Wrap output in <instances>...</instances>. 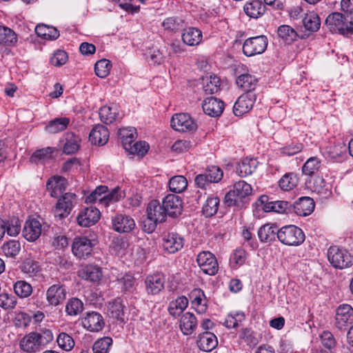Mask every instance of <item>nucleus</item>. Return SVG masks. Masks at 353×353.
<instances>
[{
  "mask_svg": "<svg viewBox=\"0 0 353 353\" xmlns=\"http://www.w3.org/2000/svg\"><path fill=\"white\" fill-rule=\"evenodd\" d=\"M239 338L243 339L250 347H255L259 342L256 334L248 328L242 330Z\"/></svg>",
  "mask_w": 353,
  "mask_h": 353,
  "instance_id": "obj_57",
  "label": "nucleus"
},
{
  "mask_svg": "<svg viewBox=\"0 0 353 353\" xmlns=\"http://www.w3.org/2000/svg\"><path fill=\"white\" fill-rule=\"evenodd\" d=\"M268 46V39L264 35L247 39L243 45V52L247 57L262 54Z\"/></svg>",
  "mask_w": 353,
  "mask_h": 353,
  "instance_id": "obj_6",
  "label": "nucleus"
},
{
  "mask_svg": "<svg viewBox=\"0 0 353 353\" xmlns=\"http://www.w3.org/2000/svg\"><path fill=\"white\" fill-rule=\"evenodd\" d=\"M321 167V161L317 157H310L303 164L302 167V172L304 174L312 176Z\"/></svg>",
  "mask_w": 353,
  "mask_h": 353,
  "instance_id": "obj_54",
  "label": "nucleus"
},
{
  "mask_svg": "<svg viewBox=\"0 0 353 353\" xmlns=\"http://www.w3.org/2000/svg\"><path fill=\"white\" fill-rule=\"evenodd\" d=\"M70 123L68 117L56 118L50 121L46 126V130L51 134L58 133L65 130Z\"/></svg>",
  "mask_w": 353,
  "mask_h": 353,
  "instance_id": "obj_38",
  "label": "nucleus"
},
{
  "mask_svg": "<svg viewBox=\"0 0 353 353\" xmlns=\"http://www.w3.org/2000/svg\"><path fill=\"white\" fill-rule=\"evenodd\" d=\"M327 256L332 266L336 269L343 270L353 265V256L345 249L336 245L330 246Z\"/></svg>",
  "mask_w": 353,
  "mask_h": 353,
  "instance_id": "obj_3",
  "label": "nucleus"
},
{
  "mask_svg": "<svg viewBox=\"0 0 353 353\" xmlns=\"http://www.w3.org/2000/svg\"><path fill=\"white\" fill-rule=\"evenodd\" d=\"M305 238L301 229L294 225L283 226L278 231V240L285 245H300L304 242Z\"/></svg>",
  "mask_w": 353,
  "mask_h": 353,
  "instance_id": "obj_5",
  "label": "nucleus"
},
{
  "mask_svg": "<svg viewBox=\"0 0 353 353\" xmlns=\"http://www.w3.org/2000/svg\"><path fill=\"white\" fill-rule=\"evenodd\" d=\"M95 244L94 240L89 239L86 236H78L74 239L72 251L76 256L85 258L91 254Z\"/></svg>",
  "mask_w": 353,
  "mask_h": 353,
  "instance_id": "obj_10",
  "label": "nucleus"
},
{
  "mask_svg": "<svg viewBox=\"0 0 353 353\" xmlns=\"http://www.w3.org/2000/svg\"><path fill=\"white\" fill-rule=\"evenodd\" d=\"M76 202V195L74 193L68 192L60 198L54 210V215L56 219L61 220L68 216L70 213L74 203Z\"/></svg>",
  "mask_w": 353,
  "mask_h": 353,
  "instance_id": "obj_8",
  "label": "nucleus"
},
{
  "mask_svg": "<svg viewBox=\"0 0 353 353\" xmlns=\"http://www.w3.org/2000/svg\"><path fill=\"white\" fill-rule=\"evenodd\" d=\"M53 340V334L48 329L31 332L19 341L20 349L26 353H37L42 350Z\"/></svg>",
  "mask_w": 353,
  "mask_h": 353,
  "instance_id": "obj_1",
  "label": "nucleus"
},
{
  "mask_svg": "<svg viewBox=\"0 0 353 353\" xmlns=\"http://www.w3.org/2000/svg\"><path fill=\"white\" fill-rule=\"evenodd\" d=\"M252 193L251 185L244 181H239L233 185V190L228 192L225 196V203L229 207H241L243 199Z\"/></svg>",
  "mask_w": 353,
  "mask_h": 353,
  "instance_id": "obj_4",
  "label": "nucleus"
},
{
  "mask_svg": "<svg viewBox=\"0 0 353 353\" xmlns=\"http://www.w3.org/2000/svg\"><path fill=\"white\" fill-rule=\"evenodd\" d=\"M17 303V298L6 291L0 292V307L6 310H13Z\"/></svg>",
  "mask_w": 353,
  "mask_h": 353,
  "instance_id": "obj_52",
  "label": "nucleus"
},
{
  "mask_svg": "<svg viewBox=\"0 0 353 353\" xmlns=\"http://www.w3.org/2000/svg\"><path fill=\"white\" fill-rule=\"evenodd\" d=\"M17 41V35L13 30L5 26H0V44L12 46Z\"/></svg>",
  "mask_w": 353,
  "mask_h": 353,
  "instance_id": "obj_47",
  "label": "nucleus"
},
{
  "mask_svg": "<svg viewBox=\"0 0 353 353\" xmlns=\"http://www.w3.org/2000/svg\"><path fill=\"white\" fill-rule=\"evenodd\" d=\"M35 32L39 37L46 39L54 40L59 37V32L57 29L45 25L37 26Z\"/></svg>",
  "mask_w": 353,
  "mask_h": 353,
  "instance_id": "obj_46",
  "label": "nucleus"
},
{
  "mask_svg": "<svg viewBox=\"0 0 353 353\" xmlns=\"http://www.w3.org/2000/svg\"><path fill=\"white\" fill-rule=\"evenodd\" d=\"M302 22L304 28L307 31L314 32L320 28V18L319 15L314 12L305 14L302 19Z\"/></svg>",
  "mask_w": 353,
  "mask_h": 353,
  "instance_id": "obj_37",
  "label": "nucleus"
},
{
  "mask_svg": "<svg viewBox=\"0 0 353 353\" xmlns=\"http://www.w3.org/2000/svg\"><path fill=\"white\" fill-rule=\"evenodd\" d=\"M44 230L45 227L42 228V225L39 220L32 219L26 221L22 234L26 240L33 242L39 239Z\"/></svg>",
  "mask_w": 353,
  "mask_h": 353,
  "instance_id": "obj_16",
  "label": "nucleus"
},
{
  "mask_svg": "<svg viewBox=\"0 0 353 353\" xmlns=\"http://www.w3.org/2000/svg\"><path fill=\"white\" fill-rule=\"evenodd\" d=\"M147 216L161 223L165 221L166 214L162 203L157 200L151 201L146 209Z\"/></svg>",
  "mask_w": 353,
  "mask_h": 353,
  "instance_id": "obj_31",
  "label": "nucleus"
},
{
  "mask_svg": "<svg viewBox=\"0 0 353 353\" xmlns=\"http://www.w3.org/2000/svg\"><path fill=\"white\" fill-rule=\"evenodd\" d=\"M257 83V79L250 74H243L236 79V84L241 87L245 93L252 92L254 90Z\"/></svg>",
  "mask_w": 353,
  "mask_h": 353,
  "instance_id": "obj_40",
  "label": "nucleus"
},
{
  "mask_svg": "<svg viewBox=\"0 0 353 353\" xmlns=\"http://www.w3.org/2000/svg\"><path fill=\"white\" fill-rule=\"evenodd\" d=\"M111 66V63L109 60L105 59H101L95 63V73L99 77L105 78L110 73Z\"/></svg>",
  "mask_w": 353,
  "mask_h": 353,
  "instance_id": "obj_55",
  "label": "nucleus"
},
{
  "mask_svg": "<svg viewBox=\"0 0 353 353\" xmlns=\"http://www.w3.org/2000/svg\"><path fill=\"white\" fill-rule=\"evenodd\" d=\"M325 26L332 33L342 35L353 34V25L350 24V18L341 12L330 14L325 19Z\"/></svg>",
  "mask_w": 353,
  "mask_h": 353,
  "instance_id": "obj_2",
  "label": "nucleus"
},
{
  "mask_svg": "<svg viewBox=\"0 0 353 353\" xmlns=\"http://www.w3.org/2000/svg\"><path fill=\"white\" fill-rule=\"evenodd\" d=\"M313 199L308 196H303L294 203V212L299 216H305L310 214L314 209Z\"/></svg>",
  "mask_w": 353,
  "mask_h": 353,
  "instance_id": "obj_25",
  "label": "nucleus"
},
{
  "mask_svg": "<svg viewBox=\"0 0 353 353\" xmlns=\"http://www.w3.org/2000/svg\"><path fill=\"white\" fill-rule=\"evenodd\" d=\"M265 6L260 0H251L245 3L243 10L251 18L258 19L265 12Z\"/></svg>",
  "mask_w": 353,
  "mask_h": 353,
  "instance_id": "obj_27",
  "label": "nucleus"
},
{
  "mask_svg": "<svg viewBox=\"0 0 353 353\" xmlns=\"http://www.w3.org/2000/svg\"><path fill=\"white\" fill-rule=\"evenodd\" d=\"M183 239L177 233H168L163 238V247L169 254H174L183 246Z\"/></svg>",
  "mask_w": 353,
  "mask_h": 353,
  "instance_id": "obj_20",
  "label": "nucleus"
},
{
  "mask_svg": "<svg viewBox=\"0 0 353 353\" xmlns=\"http://www.w3.org/2000/svg\"><path fill=\"white\" fill-rule=\"evenodd\" d=\"M81 324L88 331L94 332L103 328L105 321L101 314L92 311L87 312L81 319Z\"/></svg>",
  "mask_w": 353,
  "mask_h": 353,
  "instance_id": "obj_14",
  "label": "nucleus"
},
{
  "mask_svg": "<svg viewBox=\"0 0 353 353\" xmlns=\"http://www.w3.org/2000/svg\"><path fill=\"white\" fill-rule=\"evenodd\" d=\"M258 165V161L255 159L245 158L238 163L236 172L241 177H245L252 174Z\"/></svg>",
  "mask_w": 353,
  "mask_h": 353,
  "instance_id": "obj_32",
  "label": "nucleus"
},
{
  "mask_svg": "<svg viewBox=\"0 0 353 353\" xmlns=\"http://www.w3.org/2000/svg\"><path fill=\"white\" fill-rule=\"evenodd\" d=\"M353 323V308L349 304L340 305L336 310L334 325L339 330H345Z\"/></svg>",
  "mask_w": 353,
  "mask_h": 353,
  "instance_id": "obj_7",
  "label": "nucleus"
},
{
  "mask_svg": "<svg viewBox=\"0 0 353 353\" xmlns=\"http://www.w3.org/2000/svg\"><path fill=\"white\" fill-rule=\"evenodd\" d=\"M21 271L30 277L39 276L41 275V268L38 261L31 259H24L19 265Z\"/></svg>",
  "mask_w": 353,
  "mask_h": 353,
  "instance_id": "obj_35",
  "label": "nucleus"
},
{
  "mask_svg": "<svg viewBox=\"0 0 353 353\" xmlns=\"http://www.w3.org/2000/svg\"><path fill=\"white\" fill-rule=\"evenodd\" d=\"M277 32L279 37L289 44L294 41L299 36L297 32L288 25L279 26Z\"/></svg>",
  "mask_w": 353,
  "mask_h": 353,
  "instance_id": "obj_49",
  "label": "nucleus"
},
{
  "mask_svg": "<svg viewBox=\"0 0 353 353\" xmlns=\"http://www.w3.org/2000/svg\"><path fill=\"white\" fill-rule=\"evenodd\" d=\"M109 138L108 128L101 124L95 125L89 134L90 141L94 145H103Z\"/></svg>",
  "mask_w": 353,
  "mask_h": 353,
  "instance_id": "obj_24",
  "label": "nucleus"
},
{
  "mask_svg": "<svg viewBox=\"0 0 353 353\" xmlns=\"http://www.w3.org/2000/svg\"><path fill=\"white\" fill-rule=\"evenodd\" d=\"M100 212L92 206L85 208L78 215V224L82 227H90L95 224L99 219Z\"/></svg>",
  "mask_w": 353,
  "mask_h": 353,
  "instance_id": "obj_17",
  "label": "nucleus"
},
{
  "mask_svg": "<svg viewBox=\"0 0 353 353\" xmlns=\"http://www.w3.org/2000/svg\"><path fill=\"white\" fill-rule=\"evenodd\" d=\"M123 196L119 187H116L109 193H105L101 198H99V204L105 207L110 203H115Z\"/></svg>",
  "mask_w": 353,
  "mask_h": 353,
  "instance_id": "obj_43",
  "label": "nucleus"
},
{
  "mask_svg": "<svg viewBox=\"0 0 353 353\" xmlns=\"http://www.w3.org/2000/svg\"><path fill=\"white\" fill-rule=\"evenodd\" d=\"M183 21L178 17H168L165 19L162 26L165 29L175 31L183 28Z\"/></svg>",
  "mask_w": 353,
  "mask_h": 353,
  "instance_id": "obj_63",
  "label": "nucleus"
},
{
  "mask_svg": "<svg viewBox=\"0 0 353 353\" xmlns=\"http://www.w3.org/2000/svg\"><path fill=\"white\" fill-rule=\"evenodd\" d=\"M256 95L252 92L241 94L233 107V112L236 116L241 117L248 112L253 107Z\"/></svg>",
  "mask_w": 353,
  "mask_h": 353,
  "instance_id": "obj_12",
  "label": "nucleus"
},
{
  "mask_svg": "<svg viewBox=\"0 0 353 353\" xmlns=\"http://www.w3.org/2000/svg\"><path fill=\"white\" fill-rule=\"evenodd\" d=\"M2 250L7 256L14 257L20 251V243L14 240L3 244Z\"/></svg>",
  "mask_w": 353,
  "mask_h": 353,
  "instance_id": "obj_60",
  "label": "nucleus"
},
{
  "mask_svg": "<svg viewBox=\"0 0 353 353\" xmlns=\"http://www.w3.org/2000/svg\"><path fill=\"white\" fill-rule=\"evenodd\" d=\"M125 305L120 298H117L110 302L108 306V314L110 318L116 319L121 323L125 322Z\"/></svg>",
  "mask_w": 353,
  "mask_h": 353,
  "instance_id": "obj_26",
  "label": "nucleus"
},
{
  "mask_svg": "<svg viewBox=\"0 0 353 353\" xmlns=\"http://www.w3.org/2000/svg\"><path fill=\"white\" fill-rule=\"evenodd\" d=\"M112 343L110 337H103L94 342L92 346L93 353H108Z\"/></svg>",
  "mask_w": 353,
  "mask_h": 353,
  "instance_id": "obj_56",
  "label": "nucleus"
},
{
  "mask_svg": "<svg viewBox=\"0 0 353 353\" xmlns=\"http://www.w3.org/2000/svg\"><path fill=\"white\" fill-rule=\"evenodd\" d=\"M57 150L55 148L47 147L36 150L30 157V161L32 163L44 164L46 162L54 159V153Z\"/></svg>",
  "mask_w": 353,
  "mask_h": 353,
  "instance_id": "obj_29",
  "label": "nucleus"
},
{
  "mask_svg": "<svg viewBox=\"0 0 353 353\" xmlns=\"http://www.w3.org/2000/svg\"><path fill=\"white\" fill-rule=\"evenodd\" d=\"M197 346L204 352H211L218 345L216 335L210 332H205L199 335Z\"/></svg>",
  "mask_w": 353,
  "mask_h": 353,
  "instance_id": "obj_23",
  "label": "nucleus"
},
{
  "mask_svg": "<svg viewBox=\"0 0 353 353\" xmlns=\"http://www.w3.org/2000/svg\"><path fill=\"white\" fill-rule=\"evenodd\" d=\"M165 276L160 273L148 275L145 280V289L148 294L156 295L164 289Z\"/></svg>",
  "mask_w": 353,
  "mask_h": 353,
  "instance_id": "obj_18",
  "label": "nucleus"
},
{
  "mask_svg": "<svg viewBox=\"0 0 353 353\" xmlns=\"http://www.w3.org/2000/svg\"><path fill=\"white\" fill-rule=\"evenodd\" d=\"M245 319V314L243 312H236L234 314H230L228 315L225 321V325L228 328L236 327L239 323Z\"/></svg>",
  "mask_w": 353,
  "mask_h": 353,
  "instance_id": "obj_59",
  "label": "nucleus"
},
{
  "mask_svg": "<svg viewBox=\"0 0 353 353\" xmlns=\"http://www.w3.org/2000/svg\"><path fill=\"white\" fill-rule=\"evenodd\" d=\"M6 232L10 236H16L21 231V222L18 218H14L9 221H6Z\"/></svg>",
  "mask_w": 353,
  "mask_h": 353,
  "instance_id": "obj_64",
  "label": "nucleus"
},
{
  "mask_svg": "<svg viewBox=\"0 0 353 353\" xmlns=\"http://www.w3.org/2000/svg\"><path fill=\"white\" fill-rule=\"evenodd\" d=\"M188 186L186 178L182 175L172 176L169 181V188L171 192L181 193L183 192Z\"/></svg>",
  "mask_w": 353,
  "mask_h": 353,
  "instance_id": "obj_44",
  "label": "nucleus"
},
{
  "mask_svg": "<svg viewBox=\"0 0 353 353\" xmlns=\"http://www.w3.org/2000/svg\"><path fill=\"white\" fill-rule=\"evenodd\" d=\"M219 199L217 196L209 197L202 208L203 214L206 217L214 216L218 211Z\"/></svg>",
  "mask_w": 353,
  "mask_h": 353,
  "instance_id": "obj_50",
  "label": "nucleus"
},
{
  "mask_svg": "<svg viewBox=\"0 0 353 353\" xmlns=\"http://www.w3.org/2000/svg\"><path fill=\"white\" fill-rule=\"evenodd\" d=\"M67 185V180L64 177L53 176L48 180L46 187L47 189L53 188L58 190L59 193H62L65 190Z\"/></svg>",
  "mask_w": 353,
  "mask_h": 353,
  "instance_id": "obj_53",
  "label": "nucleus"
},
{
  "mask_svg": "<svg viewBox=\"0 0 353 353\" xmlns=\"http://www.w3.org/2000/svg\"><path fill=\"white\" fill-rule=\"evenodd\" d=\"M259 202L263 206L265 212H276L279 213L286 212L292 207V204L284 201H270L267 195H262L259 199Z\"/></svg>",
  "mask_w": 353,
  "mask_h": 353,
  "instance_id": "obj_15",
  "label": "nucleus"
},
{
  "mask_svg": "<svg viewBox=\"0 0 353 353\" xmlns=\"http://www.w3.org/2000/svg\"><path fill=\"white\" fill-rule=\"evenodd\" d=\"M196 262L205 274L213 276L218 272L219 265L216 259L212 253L208 251L200 252L197 256Z\"/></svg>",
  "mask_w": 353,
  "mask_h": 353,
  "instance_id": "obj_9",
  "label": "nucleus"
},
{
  "mask_svg": "<svg viewBox=\"0 0 353 353\" xmlns=\"http://www.w3.org/2000/svg\"><path fill=\"white\" fill-rule=\"evenodd\" d=\"M170 123L172 128L176 131L192 132L197 129V124L186 113L176 114L172 117Z\"/></svg>",
  "mask_w": 353,
  "mask_h": 353,
  "instance_id": "obj_11",
  "label": "nucleus"
},
{
  "mask_svg": "<svg viewBox=\"0 0 353 353\" xmlns=\"http://www.w3.org/2000/svg\"><path fill=\"white\" fill-rule=\"evenodd\" d=\"M299 181V178L296 174L292 172L285 174L279 180V185L281 190L284 191H289L294 188Z\"/></svg>",
  "mask_w": 353,
  "mask_h": 353,
  "instance_id": "obj_48",
  "label": "nucleus"
},
{
  "mask_svg": "<svg viewBox=\"0 0 353 353\" xmlns=\"http://www.w3.org/2000/svg\"><path fill=\"white\" fill-rule=\"evenodd\" d=\"M80 276L85 280L97 282L100 280L102 273L100 268L94 265H88L80 272Z\"/></svg>",
  "mask_w": 353,
  "mask_h": 353,
  "instance_id": "obj_41",
  "label": "nucleus"
},
{
  "mask_svg": "<svg viewBox=\"0 0 353 353\" xmlns=\"http://www.w3.org/2000/svg\"><path fill=\"white\" fill-rule=\"evenodd\" d=\"M278 227L274 224L263 225L258 230V236L261 243H270L278 238Z\"/></svg>",
  "mask_w": 353,
  "mask_h": 353,
  "instance_id": "obj_28",
  "label": "nucleus"
},
{
  "mask_svg": "<svg viewBox=\"0 0 353 353\" xmlns=\"http://www.w3.org/2000/svg\"><path fill=\"white\" fill-rule=\"evenodd\" d=\"M112 108L109 106H103L99 110L101 121L105 124H110L116 119V112H112Z\"/></svg>",
  "mask_w": 353,
  "mask_h": 353,
  "instance_id": "obj_62",
  "label": "nucleus"
},
{
  "mask_svg": "<svg viewBox=\"0 0 353 353\" xmlns=\"http://www.w3.org/2000/svg\"><path fill=\"white\" fill-rule=\"evenodd\" d=\"M220 87V79L219 77L210 76L209 81L203 86L204 92L206 94H212L216 93Z\"/></svg>",
  "mask_w": 353,
  "mask_h": 353,
  "instance_id": "obj_61",
  "label": "nucleus"
},
{
  "mask_svg": "<svg viewBox=\"0 0 353 353\" xmlns=\"http://www.w3.org/2000/svg\"><path fill=\"white\" fill-rule=\"evenodd\" d=\"M321 341V353H334L336 341L334 335L329 331H323L319 335Z\"/></svg>",
  "mask_w": 353,
  "mask_h": 353,
  "instance_id": "obj_34",
  "label": "nucleus"
},
{
  "mask_svg": "<svg viewBox=\"0 0 353 353\" xmlns=\"http://www.w3.org/2000/svg\"><path fill=\"white\" fill-rule=\"evenodd\" d=\"M13 290L17 296L21 299L29 297L32 293V287L28 282L19 280L13 285Z\"/></svg>",
  "mask_w": 353,
  "mask_h": 353,
  "instance_id": "obj_42",
  "label": "nucleus"
},
{
  "mask_svg": "<svg viewBox=\"0 0 353 353\" xmlns=\"http://www.w3.org/2000/svg\"><path fill=\"white\" fill-rule=\"evenodd\" d=\"M135 225L134 219L128 215L119 214L112 219L113 229L120 233L130 232Z\"/></svg>",
  "mask_w": 353,
  "mask_h": 353,
  "instance_id": "obj_19",
  "label": "nucleus"
},
{
  "mask_svg": "<svg viewBox=\"0 0 353 353\" xmlns=\"http://www.w3.org/2000/svg\"><path fill=\"white\" fill-rule=\"evenodd\" d=\"M188 300L184 296L178 297L170 302L168 310L172 316H178L187 307Z\"/></svg>",
  "mask_w": 353,
  "mask_h": 353,
  "instance_id": "obj_45",
  "label": "nucleus"
},
{
  "mask_svg": "<svg viewBox=\"0 0 353 353\" xmlns=\"http://www.w3.org/2000/svg\"><path fill=\"white\" fill-rule=\"evenodd\" d=\"M181 38L183 44L189 46H198L202 41V32L196 28H188L183 30Z\"/></svg>",
  "mask_w": 353,
  "mask_h": 353,
  "instance_id": "obj_30",
  "label": "nucleus"
},
{
  "mask_svg": "<svg viewBox=\"0 0 353 353\" xmlns=\"http://www.w3.org/2000/svg\"><path fill=\"white\" fill-rule=\"evenodd\" d=\"M192 296H194V298L192 301V305L196 311L199 314L205 313L208 305L203 291L200 289L195 290L192 292Z\"/></svg>",
  "mask_w": 353,
  "mask_h": 353,
  "instance_id": "obj_39",
  "label": "nucleus"
},
{
  "mask_svg": "<svg viewBox=\"0 0 353 353\" xmlns=\"http://www.w3.org/2000/svg\"><path fill=\"white\" fill-rule=\"evenodd\" d=\"M196 325L197 321L192 313L186 312L182 315L179 327L183 334H191L196 327Z\"/></svg>",
  "mask_w": 353,
  "mask_h": 353,
  "instance_id": "obj_33",
  "label": "nucleus"
},
{
  "mask_svg": "<svg viewBox=\"0 0 353 353\" xmlns=\"http://www.w3.org/2000/svg\"><path fill=\"white\" fill-rule=\"evenodd\" d=\"M83 310V302L77 298H72L68 300L65 305V312L70 316H77Z\"/></svg>",
  "mask_w": 353,
  "mask_h": 353,
  "instance_id": "obj_51",
  "label": "nucleus"
},
{
  "mask_svg": "<svg viewBox=\"0 0 353 353\" xmlns=\"http://www.w3.org/2000/svg\"><path fill=\"white\" fill-rule=\"evenodd\" d=\"M162 205L167 216L176 217L182 212V201L181 198L172 194L165 196L162 201Z\"/></svg>",
  "mask_w": 353,
  "mask_h": 353,
  "instance_id": "obj_13",
  "label": "nucleus"
},
{
  "mask_svg": "<svg viewBox=\"0 0 353 353\" xmlns=\"http://www.w3.org/2000/svg\"><path fill=\"white\" fill-rule=\"evenodd\" d=\"M66 290L63 285L54 284L46 292V300L52 305H58L65 299Z\"/></svg>",
  "mask_w": 353,
  "mask_h": 353,
  "instance_id": "obj_21",
  "label": "nucleus"
},
{
  "mask_svg": "<svg viewBox=\"0 0 353 353\" xmlns=\"http://www.w3.org/2000/svg\"><path fill=\"white\" fill-rule=\"evenodd\" d=\"M81 139L79 136L72 132L65 134V143L63 147V152L66 154H72L75 153L80 147Z\"/></svg>",
  "mask_w": 353,
  "mask_h": 353,
  "instance_id": "obj_36",
  "label": "nucleus"
},
{
  "mask_svg": "<svg viewBox=\"0 0 353 353\" xmlns=\"http://www.w3.org/2000/svg\"><path fill=\"white\" fill-rule=\"evenodd\" d=\"M203 112L212 117H219L224 109L223 102L215 97L206 98L202 105Z\"/></svg>",
  "mask_w": 353,
  "mask_h": 353,
  "instance_id": "obj_22",
  "label": "nucleus"
},
{
  "mask_svg": "<svg viewBox=\"0 0 353 353\" xmlns=\"http://www.w3.org/2000/svg\"><path fill=\"white\" fill-rule=\"evenodd\" d=\"M57 342L59 346L65 351L71 350L74 345L73 339L65 332H61L58 335Z\"/></svg>",
  "mask_w": 353,
  "mask_h": 353,
  "instance_id": "obj_58",
  "label": "nucleus"
}]
</instances>
